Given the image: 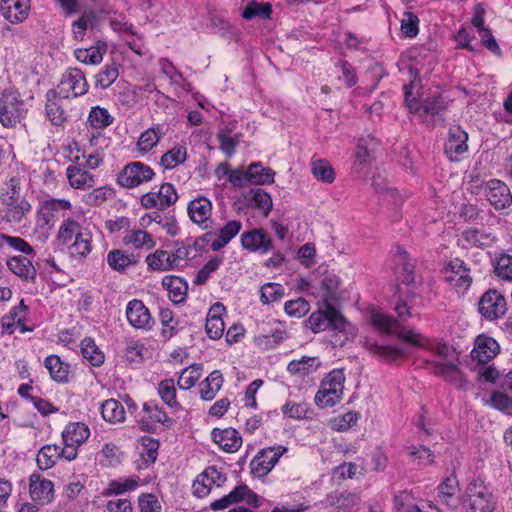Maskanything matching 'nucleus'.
Here are the masks:
<instances>
[{"label":"nucleus","mask_w":512,"mask_h":512,"mask_svg":"<svg viewBox=\"0 0 512 512\" xmlns=\"http://www.w3.org/2000/svg\"><path fill=\"white\" fill-rule=\"evenodd\" d=\"M113 121L107 109L96 106L89 113L87 123L95 129H103L109 126Z\"/></svg>","instance_id":"obj_50"},{"label":"nucleus","mask_w":512,"mask_h":512,"mask_svg":"<svg viewBox=\"0 0 512 512\" xmlns=\"http://www.w3.org/2000/svg\"><path fill=\"white\" fill-rule=\"evenodd\" d=\"M161 131L159 128H151L143 132L137 142L139 150L143 153L150 151L160 140Z\"/></svg>","instance_id":"obj_55"},{"label":"nucleus","mask_w":512,"mask_h":512,"mask_svg":"<svg viewBox=\"0 0 512 512\" xmlns=\"http://www.w3.org/2000/svg\"><path fill=\"white\" fill-rule=\"evenodd\" d=\"M153 169L142 162L136 161L127 164L118 176V182L126 188H134L153 179Z\"/></svg>","instance_id":"obj_10"},{"label":"nucleus","mask_w":512,"mask_h":512,"mask_svg":"<svg viewBox=\"0 0 512 512\" xmlns=\"http://www.w3.org/2000/svg\"><path fill=\"white\" fill-rule=\"evenodd\" d=\"M345 375L343 370L334 369L322 380L320 389L315 395L316 405L327 408L339 403L343 397Z\"/></svg>","instance_id":"obj_5"},{"label":"nucleus","mask_w":512,"mask_h":512,"mask_svg":"<svg viewBox=\"0 0 512 512\" xmlns=\"http://www.w3.org/2000/svg\"><path fill=\"white\" fill-rule=\"evenodd\" d=\"M260 300L262 304H269L280 300L284 296V288L277 283H266L261 287Z\"/></svg>","instance_id":"obj_54"},{"label":"nucleus","mask_w":512,"mask_h":512,"mask_svg":"<svg viewBox=\"0 0 512 512\" xmlns=\"http://www.w3.org/2000/svg\"><path fill=\"white\" fill-rule=\"evenodd\" d=\"M81 353L92 366L99 367L104 363V353L92 338L87 337L81 341Z\"/></svg>","instance_id":"obj_43"},{"label":"nucleus","mask_w":512,"mask_h":512,"mask_svg":"<svg viewBox=\"0 0 512 512\" xmlns=\"http://www.w3.org/2000/svg\"><path fill=\"white\" fill-rule=\"evenodd\" d=\"M506 310V299L496 289L487 290L478 301V312L487 321H495L502 318Z\"/></svg>","instance_id":"obj_8"},{"label":"nucleus","mask_w":512,"mask_h":512,"mask_svg":"<svg viewBox=\"0 0 512 512\" xmlns=\"http://www.w3.org/2000/svg\"><path fill=\"white\" fill-rule=\"evenodd\" d=\"M57 238L67 246L70 256L74 258L84 259L92 251V233L72 218L63 221Z\"/></svg>","instance_id":"obj_1"},{"label":"nucleus","mask_w":512,"mask_h":512,"mask_svg":"<svg viewBox=\"0 0 512 512\" xmlns=\"http://www.w3.org/2000/svg\"><path fill=\"white\" fill-rule=\"evenodd\" d=\"M220 150L227 156L232 157L235 153L239 140L230 136L228 129H223L217 134Z\"/></svg>","instance_id":"obj_60"},{"label":"nucleus","mask_w":512,"mask_h":512,"mask_svg":"<svg viewBox=\"0 0 512 512\" xmlns=\"http://www.w3.org/2000/svg\"><path fill=\"white\" fill-rule=\"evenodd\" d=\"M325 310L313 312L306 321V326L314 333L332 329L341 333H348L351 324L345 317L330 303H325Z\"/></svg>","instance_id":"obj_4"},{"label":"nucleus","mask_w":512,"mask_h":512,"mask_svg":"<svg viewBox=\"0 0 512 512\" xmlns=\"http://www.w3.org/2000/svg\"><path fill=\"white\" fill-rule=\"evenodd\" d=\"M311 172L318 181L331 184L335 180L334 168L327 160H314L311 163Z\"/></svg>","instance_id":"obj_46"},{"label":"nucleus","mask_w":512,"mask_h":512,"mask_svg":"<svg viewBox=\"0 0 512 512\" xmlns=\"http://www.w3.org/2000/svg\"><path fill=\"white\" fill-rule=\"evenodd\" d=\"M90 436L89 427L82 422H72L66 425L62 431L65 459L72 461L77 457L78 448L87 441Z\"/></svg>","instance_id":"obj_7"},{"label":"nucleus","mask_w":512,"mask_h":512,"mask_svg":"<svg viewBox=\"0 0 512 512\" xmlns=\"http://www.w3.org/2000/svg\"><path fill=\"white\" fill-rule=\"evenodd\" d=\"M8 269L24 281H34L37 271L31 260L24 256H13L7 260Z\"/></svg>","instance_id":"obj_25"},{"label":"nucleus","mask_w":512,"mask_h":512,"mask_svg":"<svg viewBox=\"0 0 512 512\" xmlns=\"http://www.w3.org/2000/svg\"><path fill=\"white\" fill-rule=\"evenodd\" d=\"M327 503L338 510L346 511L357 504L356 494L334 491L326 498Z\"/></svg>","instance_id":"obj_44"},{"label":"nucleus","mask_w":512,"mask_h":512,"mask_svg":"<svg viewBox=\"0 0 512 512\" xmlns=\"http://www.w3.org/2000/svg\"><path fill=\"white\" fill-rule=\"evenodd\" d=\"M143 410L149 415V418L155 422L166 426L172 424V419L168 417L167 413L153 402L144 403Z\"/></svg>","instance_id":"obj_62"},{"label":"nucleus","mask_w":512,"mask_h":512,"mask_svg":"<svg viewBox=\"0 0 512 512\" xmlns=\"http://www.w3.org/2000/svg\"><path fill=\"white\" fill-rule=\"evenodd\" d=\"M248 182L251 184L265 185L274 182L275 172L268 167H263L260 162L251 163L247 169Z\"/></svg>","instance_id":"obj_39"},{"label":"nucleus","mask_w":512,"mask_h":512,"mask_svg":"<svg viewBox=\"0 0 512 512\" xmlns=\"http://www.w3.org/2000/svg\"><path fill=\"white\" fill-rule=\"evenodd\" d=\"M444 279L455 289L457 292H465L472 284V277L470 275V268L464 263L463 260L458 258L450 261L443 269Z\"/></svg>","instance_id":"obj_11"},{"label":"nucleus","mask_w":512,"mask_h":512,"mask_svg":"<svg viewBox=\"0 0 512 512\" xmlns=\"http://www.w3.org/2000/svg\"><path fill=\"white\" fill-rule=\"evenodd\" d=\"M287 451L285 447H269L263 449L251 461V473L256 477L266 476L279 461L280 457Z\"/></svg>","instance_id":"obj_15"},{"label":"nucleus","mask_w":512,"mask_h":512,"mask_svg":"<svg viewBox=\"0 0 512 512\" xmlns=\"http://www.w3.org/2000/svg\"><path fill=\"white\" fill-rule=\"evenodd\" d=\"M126 317L129 324L136 329L149 330L154 321L149 309L141 300L133 299L126 306Z\"/></svg>","instance_id":"obj_16"},{"label":"nucleus","mask_w":512,"mask_h":512,"mask_svg":"<svg viewBox=\"0 0 512 512\" xmlns=\"http://www.w3.org/2000/svg\"><path fill=\"white\" fill-rule=\"evenodd\" d=\"M119 76L118 64L112 62L106 64L95 76V85L100 89H107L110 87Z\"/></svg>","instance_id":"obj_47"},{"label":"nucleus","mask_w":512,"mask_h":512,"mask_svg":"<svg viewBox=\"0 0 512 512\" xmlns=\"http://www.w3.org/2000/svg\"><path fill=\"white\" fill-rule=\"evenodd\" d=\"M321 362L318 357L303 356L288 363L287 371L291 375L305 376L318 370Z\"/></svg>","instance_id":"obj_34"},{"label":"nucleus","mask_w":512,"mask_h":512,"mask_svg":"<svg viewBox=\"0 0 512 512\" xmlns=\"http://www.w3.org/2000/svg\"><path fill=\"white\" fill-rule=\"evenodd\" d=\"M2 15L10 22L23 21L30 9V0H2Z\"/></svg>","instance_id":"obj_24"},{"label":"nucleus","mask_w":512,"mask_h":512,"mask_svg":"<svg viewBox=\"0 0 512 512\" xmlns=\"http://www.w3.org/2000/svg\"><path fill=\"white\" fill-rule=\"evenodd\" d=\"M107 264L114 271L123 273L129 266L135 265L136 260L123 250L113 249L107 254Z\"/></svg>","instance_id":"obj_42"},{"label":"nucleus","mask_w":512,"mask_h":512,"mask_svg":"<svg viewBox=\"0 0 512 512\" xmlns=\"http://www.w3.org/2000/svg\"><path fill=\"white\" fill-rule=\"evenodd\" d=\"M212 439L221 450L227 453H235L242 446V437L240 433L232 428H214L211 432Z\"/></svg>","instance_id":"obj_21"},{"label":"nucleus","mask_w":512,"mask_h":512,"mask_svg":"<svg viewBox=\"0 0 512 512\" xmlns=\"http://www.w3.org/2000/svg\"><path fill=\"white\" fill-rule=\"evenodd\" d=\"M495 272L503 280L512 281V256L502 254L497 260Z\"/></svg>","instance_id":"obj_64"},{"label":"nucleus","mask_w":512,"mask_h":512,"mask_svg":"<svg viewBox=\"0 0 512 512\" xmlns=\"http://www.w3.org/2000/svg\"><path fill=\"white\" fill-rule=\"evenodd\" d=\"M242 224L238 220H230L215 234L216 238L211 242L212 251H219L226 246L241 230Z\"/></svg>","instance_id":"obj_28"},{"label":"nucleus","mask_w":512,"mask_h":512,"mask_svg":"<svg viewBox=\"0 0 512 512\" xmlns=\"http://www.w3.org/2000/svg\"><path fill=\"white\" fill-rule=\"evenodd\" d=\"M158 394L162 401L169 407L176 408L179 403L176 399V388L172 378L164 379L158 384Z\"/></svg>","instance_id":"obj_51"},{"label":"nucleus","mask_w":512,"mask_h":512,"mask_svg":"<svg viewBox=\"0 0 512 512\" xmlns=\"http://www.w3.org/2000/svg\"><path fill=\"white\" fill-rule=\"evenodd\" d=\"M27 306L24 304V301L21 300L18 306L14 307L8 315L4 316L3 326L7 329L12 328L15 325H21L25 321V314L27 312Z\"/></svg>","instance_id":"obj_57"},{"label":"nucleus","mask_w":512,"mask_h":512,"mask_svg":"<svg viewBox=\"0 0 512 512\" xmlns=\"http://www.w3.org/2000/svg\"><path fill=\"white\" fill-rule=\"evenodd\" d=\"M401 32L405 37L413 38L419 32V18L412 12H405L401 20Z\"/></svg>","instance_id":"obj_61"},{"label":"nucleus","mask_w":512,"mask_h":512,"mask_svg":"<svg viewBox=\"0 0 512 512\" xmlns=\"http://www.w3.org/2000/svg\"><path fill=\"white\" fill-rule=\"evenodd\" d=\"M497 500L490 488L479 478L473 479L462 497L465 512H494Z\"/></svg>","instance_id":"obj_3"},{"label":"nucleus","mask_w":512,"mask_h":512,"mask_svg":"<svg viewBox=\"0 0 512 512\" xmlns=\"http://www.w3.org/2000/svg\"><path fill=\"white\" fill-rule=\"evenodd\" d=\"M438 490V496L441 502L451 508H454L456 504V494L459 491V482L457 477L454 474L446 477L439 485Z\"/></svg>","instance_id":"obj_35"},{"label":"nucleus","mask_w":512,"mask_h":512,"mask_svg":"<svg viewBox=\"0 0 512 512\" xmlns=\"http://www.w3.org/2000/svg\"><path fill=\"white\" fill-rule=\"evenodd\" d=\"M486 197L495 209H505L512 204V195L508 186L497 179L487 183Z\"/></svg>","instance_id":"obj_20"},{"label":"nucleus","mask_w":512,"mask_h":512,"mask_svg":"<svg viewBox=\"0 0 512 512\" xmlns=\"http://www.w3.org/2000/svg\"><path fill=\"white\" fill-rule=\"evenodd\" d=\"M122 242L125 246H131L135 249H152L155 242L151 235L143 230H131L123 237Z\"/></svg>","instance_id":"obj_40"},{"label":"nucleus","mask_w":512,"mask_h":512,"mask_svg":"<svg viewBox=\"0 0 512 512\" xmlns=\"http://www.w3.org/2000/svg\"><path fill=\"white\" fill-rule=\"evenodd\" d=\"M88 91V83L82 70L78 68H69L62 75L58 85V94L63 98L70 96L79 97Z\"/></svg>","instance_id":"obj_9"},{"label":"nucleus","mask_w":512,"mask_h":512,"mask_svg":"<svg viewBox=\"0 0 512 512\" xmlns=\"http://www.w3.org/2000/svg\"><path fill=\"white\" fill-rule=\"evenodd\" d=\"M202 369V364H193L183 369L180 376L178 377V387L182 390H189L192 388L200 379L202 375Z\"/></svg>","instance_id":"obj_45"},{"label":"nucleus","mask_w":512,"mask_h":512,"mask_svg":"<svg viewBox=\"0 0 512 512\" xmlns=\"http://www.w3.org/2000/svg\"><path fill=\"white\" fill-rule=\"evenodd\" d=\"M140 444L142 446V450L140 452V455L143 459V461L146 464H152L156 461L158 456V449H159V441L145 436L142 437L140 440Z\"/></svg>","instance_id":"obj_53"},{"label":"nucleus","mask_w":512,"mask_h":512,"mask_svg":"<svg viewBox=\"0 0 512 512\" xmlns=\"http://www.w3.org/2000/svg\"><path fill=\"white\" fill-rule=\"evenodd\" d=\"M69 185L74 189H89L94 186V176L77 165H70L66 169Z\"/></svg>","instance_id":"obj_26"},{"label":"nucleus","mask_w":512,"mask_h":512,"mask_svg":"<svg viewBox=\"0 0 512 512\" xmlns=\"http://www.w3.org/2000/svg\"><path fill=\"white\" fill-rule=\"evenodd\" d=\"M397 255L399 264L402 267V283L410 284L414 282V265L410 263L407 251L402 248H398Z\"/></svg>","instance_id":"obj_59"},{"label":"nucleus","mask_w":512,"mask_h":512,"mask_svg":"<svg viewBox=\"0 0 512 512\" xmlns=\"http://www.w3.org/2000/svg\"><path fill=\"white\" fill-rule=\"evenodd\" d=\"M212 202L204 196H198L191 200L187 206V213L193 223L198 225L202 230L213 228L212 220Z\"/></svg>","instance_id":"obj_14"},{"label":"nucleus","mask_w":512,"mask_h":512,"mask_svg":"<svg viewBox=\"0 0 512 512\" xmlns=\"http://www.w3.org/2000/svg\"><path fill=\"white\" fill-rule=\"evenodd\" d=\"M406 450L411 460L418 465L427 466L434 462V453L426 446H409Z\"/></svg>","instance_id":"obj_52"},{"label":"nucleus","mask_w":512,"mask_h":512,"mask_svg":"<svg viewBox=\"0 0 512 512\" xmlns=\"http://www.w3.org/2000/svg\"><path fill=\"white\" fill-rule=\"evenodd\" d=\"M75 57L85 64H99L103 58V52L98 46H91L85 49H76Z\"/></svg>","instance_id":"obj_56"},{"label":"nucleus","mask_w":512,"mask_h":512,"mask_svg":"<svg viewBox=\"0 0 512 512\" xmlns=\"http://www.w3.org/2000/svg\"><path fill=\"white\" fill-rule=\"evenodd\" d=\"M44 366L49 371L51 378L58 383H66L69 380V365L64 363L59 356L49 355L44 361Z\"/></svg>","instance_id":"obj_32"},{"label":"nucleus","mask_w":512,"mask_h":512,"mask_svg":"<svg viewBox=\"0 0 512 512\" xmlns=\"http://www.w3.org/2000/svg\"><path fill=\"white\" fill-rule=\"evenodd\" d=\"M177 258L174 254L165 250H156L146 257L149 268L159 271H168L174 267Z\"/></svg>","instance_id":"obj_37"},{"label":"nucleus","mask_w":512,"mask_h":512,"mask_svg":"<svg viewBox=\"0 0 512 512\" xmlns=\"http://www.w3.org/2000/svg\"><path fill=\"white\" fill-rule=\"evenodd\" d=\"M224 379L219 370L212 371L200 385V397L202 400L211 401L221 389Z\"/></svg>","instance_id":"obj_31"},{"label":"nucleus","mask_w":512,"mask_h":512,"mask_svg":"<svg viewBox=\"0 0 512 512\" xmlns=\"http://www.w3.org/2000/svg\"><path fill=\"white\" fill-rule=\"evenodd\" d=\"M72 205L70 201L65 199H48L41 203L37 211L36 222L41 228L47 226L49 228L54 226L56 219L60 216L62 211L70 210Z\"/></svg>","instance_id":"obj_13"},{"label":"nucleus","mask_w":512,"mask_h":512,"mask_svg":"<svg viewBox=\"0 0 512 512\" xmlns=\"http://www.w3.org/2000/svg\"><path fill=\"white\" fill-rule=\"evenodd\" d=\"M241 245L251 252L267 253L273 249L272 238L261 228L242 233Z\"/></svg>","instance_id":"obj_17"},{"label":"nucleus","mask_w":512,"mask_h":512,"mask_svg":"<svg viewBox=\"0 0 512 512\" xmlns=\"http://www.w3.org/2000/svg\"><path fill=\"white\" fill-rule=\"evenodd\" d=\"M24 101L16 91H4L0 97V122L5 127L15 126L26 114Z\"/></svg>","instance_id":"obj_6"},{"label":"nucleus","mask_w":512,"mask_h":512,"mask_svg":"<svg viewBox=\"0 0 512 512\" xmlns=\"http://www.w3.org/2000/svg\"><path fill=\"white\" fill-rule=\"evenodd\" d=\"M272 13V5L270 3H258L251 1L242 11V17L246 20L254 18L268 19Z\"/></svg>","instance_id":"obj_49"},{"label":"nucleus","mask_w":512,"mask_h":512,"mask_svg":"<svg viewBox=\"0 0 512 512\" xmlns=\"http://www.w3.org/2000/svg\"><path fill=\"white\" fill-rule=\"evenodd\" d=\"M178 200L176 189L171 183H163L158 192H148L141 197V205L146 209L164 210Z\"/></svg>","instance_id":"obj_12"},{"label":"nucleus","mask_w":512,"mask_h":512,"mask_svg":"<svg viewBox=\"0 0 512 512\" xmlns=\"http://www.w3.org/2000/svg\"><path fill=\"white\" fill-rule=\"evenodd\" d=\"M221 310H224L223 305L215 304L207 315L205 330L207 335L213 340L220 339L224 332V322L218 314Z\"/></svg>","instance_id":"obj_30"},{"label":"nucleus","mask_w":512,"mask_h":512,"mask_svg":"<svg viewBox=\"0 0 512 512\" xmlns=\"http://www.w3.org/2000/svg\"><path fill=\"white\" fill-rule=\"evenodd\" d=\"M468 134L459 126L449 129L448 139L445 143V153L451 161H459L467 151Z\"/></svg>","instance_id":"obj_18"},{"label":"nucleus","mask_w":512,"mask_h":512,"mask_svg":"<svg viewBox=\"0 0 512 512\" xmlns=\"http://www.w3.org/2000/svg\"><path fill=\"white\" fill-rule=\"evenodd\" d=\"M434 373L442 377L445 381L462 388L464 386L462 374L458 366L451 362H439L434 365Z\"/></svg>","instance_id":"obj_38"},{"label":"nucleus","mask_w":512,"mask_h":512,"mask_svg":"<svg viewBox=\"0 0 512 512\" xmlns=\"http://www.w3.org/2000/svg\"><path fill=\"white\" fill-rule=\"evenodd\" d=\"M63 99L55 89H50L46 93V116L55 126H62L67 120V113L62 107Z\"/></svg>","instance_id":"obj_23"},{"label":"nucleus","mask_w":512,"mask_h":512,"mask_svg":"<svg viewBox=\"0 0 512 512\" xmlns=\"http://www.w3.org/2000/svg\"><path fill=\"white\" fill-rule=\"evenodd\" d=\"M21 185V177L13 176L0 191V201L6 207V218L10 222L20 223L32 209L29 201L21 197Z\"/></svg>","instance_id":"obj_2"},{"label":"nucleus","mask_w":512,"mask_h":512,"mask_svg":"<svg viewBox=\"0 0 512 512\" xmlns=\"http://www.w3.org/2000/svg\"><path fill=\"white\" fill-rule=\"evenodd\" d=\"M462 236L467 244L479 248L490 247L496 241L495 235L479 228L466 229Z\"/></svg>","instance_id":"obj_33"},{"label":"nucleus","mask_w":512,"mask_h":512,"mask_svg":"<svg viewBox=\"0 0 512 512\" xmlns=\"http://www.w3.org/2000/svg\"><path fill=\"white\" fill-rule=\"evenodd\" d=\"M29 492L33 500L42 504L50 503L54 498V484L51 480L32 474L29 478Z\"/></svg>","instance_id":"obj_22"},{"label":"nucleus","mask_w":512,"mask_h":512,"mask_svg":"<svg viewBox=\"0 0 512 512\" xmlns=\"http://www.w3.org/2000/svg\"><path fill=\"white\" fill-rule=\"evenodd\" d=\"M162 284L168 290L169 299L175 303H183L187 297L188 284L177 276H166Z\"/></svg>","instance_id":"obj_29"},{"label":"nucleus","mask_w":512,"mask_h":512,"mask_svg":"<svg viewBox=\"0 0 512 512\" xmlns=\"http://www.w3.org/2000/svg\"><path fill=\"white\" fill-rule=\"evenodd\" d=\"M223 262V258L220 256L212 257L206 264L202 266L201 269L197 272L194 283L196 285H203L206 283L210 275L215 272L221 263Z\"/></svg>","instance_id":"obj_58"},{"label":"nucleus","mask_w":512,"mask_h":512,"mask_svg":"<svg viewBox=\"0 0 512 512\" xmlns=\"http://www.w3.org/2000/svg\"><path fill=\"white\" fill-rule=\"evenodd\" d=\"M499 349V344L494 338L482 334L475 339L471 357L480 364H486L499 353Z\"/></svg>","instance_id":"obj_19"},{"label":"nucleus","mask_w":512,"mask_h":512,"mask_svg":"<svg viewBox=\"0 0 512 512\" xmlns=\"http://www.w3.org/2000/svg\"><path fill=\"white\" fill-rule=\"evenodd\" d=\"M65 455L64 447L56 444L44 445L37 454V465L41 470L50 469L57 463L58 459H65Z\"/></svg>","instance_id":"obj_27"},{"label":"nucleus","mask_w":512,"mask_h":512,"mask_svg":"<svg viewBox=\"0 0 512 512\" xmlns=\"http://www.w3.org/2000/svg\"><path fill=\"white\" fill-rule=\"evenodd\" d=\"M187 159V150L183 145H176L161 156L160 165L167 170H171Z\"/></svg>","instance_id":"obj_41"},{"label":"nucleus","mask_w":512,"mask_h":512,"mask_svg":"<svg viewBox=\"0 0 512 512\" xmlns=\"http://www.w3.org/2000/svg\"><path fill=\"white\" fill-rule=\"evenodd\" d=\"M138 487V479L129 477L123 480H112L103 490V496L120 495L128 491L135 490Z\"/></svg>","instance_id":"obj_48"},{"label":"nucleus","mask_w":512,"mask_h":512,"mask_svg":"<svg viewBox=\"0 0 512 512\" xmlns=\"http://www.w3.org/2000/svg\"><path fill=\"white\" fill-rule=\"evenodd\" d=\"M102 418L109 423L116 424L125 420V409L116 399H107L101 404Z\"/></svg>","instance_id":"obj_36"},{"label":"nucleus","mask_w":512,"mask_h":512,"mask_svg":"<svg viewBox=\"0 0 512 512\" xmlns=\"http://www.w3.org/2000/svg\"><path fill=\"white\" fill-rule=\"evenodd\" d=\"M284 310L289 316L300 318L308 313L309 303L303 298L289 300L285 303Z\"/></svg>","instance_id":"obj_63"}]
</instances>
